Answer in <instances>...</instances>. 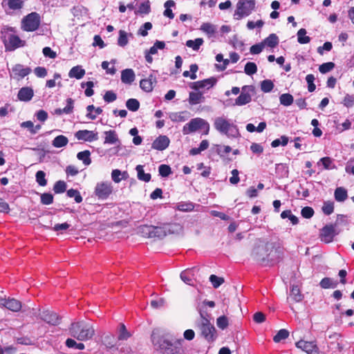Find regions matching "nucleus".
Segmentation results:
<instances>
[{
  "instance_id": "0e129e2a",
  "label": "nucleus",
  "mask_w": 354,
  "mask_h": 354,
  "mask_svg": "<svg viewBox=\"0 0 354 354\" xmlns=\"http://www.w3.org/2000/svg\"><path fill=\"white\" fill-rule=\"evenodd\" d=\"M273 87L274 84L270 80H263L261 84V88L265 93L271 91Z\"/></svg>"
},
{
  "instance_id": "ea45409f",
  "label": "nucleus",
  "mask_w": 354,
  "mask_h": 354,
  "mask_svg": "<svg viewBox=\"0 0 354 354\" xmlns=\"http://www.w3.org/2000/svg\"><path fill=\"white\" fill-rule=\"evenodd\" d=\"M263 44L264 46L266 45L270 48H274L279 44L278 37L275 34H271L264 39Z\"/></svg>"
},
{
  "instance_id": "603ef678",
  "label": "nucleus",
  "mask_w": 354,
  "mask_h": 354,
  "mask_svg": "<svg viewBox=\"0 0 354 354\" xmlns=\"http://www.w3.org/2000/svg\"><path fill=\"white\" fill-rule=\"evenodd\" d=\"M194 206L192 203L181 202L177 204L176 208L181 212H190L193 210Z\"/></svg>"
},
{
  "instance_id": "69168bd1",
  "label": "nucleus",
  "mask_w": 354,
  "mask_h": 354,
  "mask_svg": "<svg viewBox=\"0 0 354 354\" xmlns=\"http://www.w3.org/2000/svg\"><path fill=\"white\" fill-rule=\"evenodd\" d=\"M209 281L214 288H218L224 282L223 278L217 277L214 274L210 275Z\"/></svg>"
},
{
  "instance_id": "a878e982",
  "label": "nucleus",
  "mask_w": 354,
  "mask_h": 354,
  "mask_svg": "<svg viewBox=\"0 0 354 354\" xmlns=\"http://www.w3.org/2000/svg\"><path fill=\"white\" fill-rule=\"evenodd\" d=\"M2 6H8L11 10H19L24 6L23 0H3Z\"/></svg>"
},
{
  "instance_id": "e2e57ef3",
  "label": "nucleus",
  "mask_w": 354,
  "mask_h": 354,
  "mask_svg": "<svg viewBox=\"0 0 354 354\" xmlns=\"http://www.w3.org/2000/svg\"><path fill=\"white\" fill-rule=\"evenodd\" d=\"M130 337V333L127 331L124 324H122L120 328V332L118 335L119 340H126Z\"/></svg>"
},
{
  "instance_id": "2eb2a0df",
  "label": "nucleus",
  "mask_w": 354,
  "mask_h": 354,
  "mask_svg": "<svg viewBox=\"0 0 354 354\" xmlns=\"http://www.w3.org/2000/svg\"><path fill=\"white\" fill-rule=\"evenodd\" d=\"M0 306H3L12 312H19L22 307L21 301L14 298H0Z\"/></svg>"
},
{
  "instance_id": "5701e85b",
  "label": "nucleus",
  "mask_w": 354,
  "mask_h": 354,
  "mask_svg": "<svg viewBox=\"0 0 354 354\" xmlns=\"http://www.w3.org/2000/svg\"><path fill=\"white\" fill-rule=\"evenodd\" d=\"M136 75L131 68H127L121 72V80L123 83L131 84L135 80Z\"/></svg>"
},
{
  "instance_id": "09e8293b",
  "label": "nucleus",
  "mask_w": 354,
  "mask_h": 354,
  "mask_svg": "<svg viewBox=\"0 0 354 354\" xmlns=\"http://www.w3.org/2000/svg\"><path fill=\"white\" fill-rule=\"evenodd\" d=\"M128 42V34L124 30H120L119 31L118 44L121 47H124L127 45Z\"/></svg>"
},
{
  "instance_id": "864d4df0",
  "label": "nucleus",
  "mask_w": 354,
  "mask_h": 354,
  "mask_svg": "<svg viewBox=\"0 0 354 354\" xmlns=\"http://www.w3.org/2000/svg\"><path fill=\"white\" fill-rule=\"evenodd\" d=\"M216 325L219 328L222 330L225 329L229 325L228 318L225 315L218 317L216 319Z\"/></svg>"
},
{
  "instance_id": "9d476101",
  "label": "nucleus",
  "mask_w": 354,
  "mask_h": 354,
  "mask_svg": "<svg viewBox=\"0 0 354 354\" xmlns=\"http://www.w3.org/2000/svg\"><path fill=\"white\" fill-rule=\"evenodd\" d=\"M254 88L252 86H244L242 87L241 93L236 99L235 104L238 106H243L251 101V93H254Z\"/></svg>"
},
{
  "instance_id": "6e6552de",
  "label": "nucleus",
  "mask_w": 354,
  "mask_h": 354,
  "mask_svg": "<svg viewBox=\"0 0 354 354\" xmlns=\"http://www.w3.org/2000/svg\"><path fill=\"white\" fill-rule=\"evenodd\" d=\"M203 127L206 128V131L205 133L207 134L209 129V125L208 122H206L204 119L196 118L192 119L189 122L183 127V132L184 134H189Z\"/></svg>"
},
{
  "instance_id": "3c124183",
  "label": "nucleus",
  "mask_w": 354,
  "mask_h": 354,
  "mask_svg": "<svg viewBox=\"0 0 354 354\" xmlns=\"http://www.w3.org/2000/svg\"><path fill=\"white\" fill-rule=\"evenodd\" d=\"M166 236V228L164 227L153 226L152 238H162Z\"/></svg>"
},
{
  "instance_id": "cd10ccee",
  "label": "nucleus",
  "mask_w": 354,
  "mask_h": 354,
  "mask_svg": "<svg viewBox=\"0 0 354 354\" xmlns=\"http://www.w3.org/2000/svg\"><path fill=\"white\" fill-rule=\"evenodd\" d=\"M104 144L114 145L119 142L118 135L115 131H107L104 132Z\"/></svg>"
},
{
  "instance_id": "052dcab7",
  "label": "nucleus",
  "mask_w": 354,
  "mask_h": 354,
  "mask_svg": "<svg viewBox=\"0 0 354 354\" xmlns=\"http://www.w3.org/2000/svg\"><path fill=\"white\" fill-rule=\"evenodd\" d=\"M66 188V184L64 181L59 180L55 183L53 190L57 194L63 193L65 192Z\"/></svg>"
},
{
  "instance_id": "e433bc0d",
  "label": "nucleus",
  "mask_w": 354,
  "mask_h": 354,
  "mask_svg": "<svg viewBox=\"0 0 354 354\" xmlns=\"http://www.w3.org/2000/svg\"><path fill=\"white\" fill-rule=\"evenodd\" d=\"M127 177V173L126 171L122 172L119 169H113L111 172V178L112 180L118 183L121 181L122 179H125Z\"/></svg>"
},
{
  "instance_id": "c03bdc74",
  "label": "nucleus",
  "mask_w": 354,
  "mask_h": 354,
  "mask_svg": "<svg viewBox=\"0 0 354 354\" xmlns=\"http://www.w3.org/2000/svg\"><path fill=\"white\" fill-rule=\"evenodd\" d=\"M280 103L286 106L291 105L294 101V98L292 95L289 93H283L279 97Z\"/></svg>"
},
{
  "instance_id": "72a5a7b5",
  "label": "nucleus",
  "mask_w": 354,
  "mask_h": 354,
  "mask_svg": "<svg viewBox=\"0 0 354 354\" xmlns=\"http://www.w3.org/2000/svg\"><path fill=\"white\" fill-rule=\"evenodd\" d=\"M68 142V138L64 136L60 135L54 138L52 142V145L56 148H60L66 146Z\"/></svg>"
},
{
  "instance_id": "412c9836",
  "label": "nucleus",
  "mask_w": 354,
  "mask_h": 354,
  "mask_svg": "<svg viewBox=\"0 0 354 354\" xmlns=\"http://www.w3.org/2000/svg\"><path fill=\"white\" fill-rule=\"evenodd\" d=\"M169 139L166 136H158L152 143V148L156 150L162 151L168 147Z\"/></svg>"
},
{
  "instance_id": "f03ea898",
  "label": "nucleus",
  "mask_w": 354,
  "mask_h": 354,
  "mask_svg": "<svg viewBox=\"0 0 354 354\" xmlns=\"http://www.w3.org/2000/svg\"><path fill=\"white\" fill-rule=\"evenodd\" d=\"M151 339L156 349L162 354H183V339H174L160 328L153 330Z\"/></svg>"
},
{
  "instance_id": "0eeeda50",
  "label": "nucleus",
  "mask_w": 354,
  "mask_h": 354,
  "mask_svg": "<svg viewBox=\"0 0 354 354\" xmlns=\"http://www.w3.org/2000/svg\"><path fill=\"white\" fill-rule=\"evenodd\" d=\"M41 22V18L38 13L32 12L21 20V29L27 32H32L38 29Z\"/></svg>"
},
{
  "instance_id": "4468645a",
  "label": "nucleus",
  "mask_w": 354,
  "mask_h": 354,
  "mask_svg": "<svg viewBox=\"0 0 354 354\" xmlns=\"http://www.w3.org/2000/svg\"><path fill=\"white\" fill-rule=\"evenodd\" d=\"M216 82H217L216 79L214 77H209V78H207V79H205V80H203L201 81L192 82L190 84L189 86L192 89L196 90V91H198L199 89H203V88L209 89V88L213 87L216 84Z\"/></svg>"
},
{
  "instance_id": "f8f14e48",
  "label": "nucleus",
  "mask_w": 354,
  "mask_h": 354,
  "mask_svg": "<svg viewBox=\"0 0 354 354\" xmlns=\"http://www.w3.org/2000/svg\"><path fill=\"white\" fill-rule=\"evenodd\" d=\"M296 346L308 354H319V348L315 342L299 340Z\"/></svg>"
},
{
  "instance_id": "6e6d98bb",
  "label": "nucleus",
  "mask_w": 354,
  "mask_h": 354,
  "mask_svg": "<svg viewBox=\"0 0 354 354\" xmlns=\"http://www.w3.org/2000/svg\"><path fill=\"white\" fill-rule=\"evenodd\" d=\"M67 196L70 198H74L76 203H80L82 201V197L77 189H70L67 191Z\"/></svg>"
},
{
  "instance_id": "de8ad7c7",
  "label": "nucleus",
  "mask_w": 354,
  "mask_h": 354,
  "mask_svg": "<svg viewBox=\"0 0 354 354\" xmlns=\"http://www.w3.org/2000/svg\"><path fill=\"white\" fill-rule=\"evenodd\" d=\"M281 217L283 219L288 218L293 225H297L299 223L298 218L293 215L290 210H285L282 212Z\"/></svg>"
},
{
  "instance_id": "bf43d9fd",
  "label": "nucleus",
  "mask_w": 354,
  "mask_h": 354,
  "mask_svg": "<svg viewBox=\"0 0 354 354\" xmlns=\"http://www.w3.org/2000/svg\"><path fill=\"white\" fill-rule=\"evenodd\" d=\"M94 86V84L93 82L91 81H89V82H82L81 84V86L82 88H84L85 86H86V89L85 90V95L87 96V97H91L93 95L94 93V91L93 90V87Z\"/></svg>"
},
{
  "instance_id": "7ed1b4c3",
  "label": "nucleus",
  "mask_w": 354,
  "mask_h": 354,
  "mask_svg": "<svg viewBox=\"0 0 354 354\" xmlns=\"http://www.w3.org/2000/svg\"><path fill=\"white\" fill-rule=\"evenodd\" d=\"M68 330L70 335L79 341L91 339L95 335L93 324L84 321L72 323Z\"/></svg>"
},
{
  "instance_id": "2f4dec72",
  "label": "nucleus",
  "mask_w": 354,
  "mask_h": 354,
  "mask_svg": "<svg viewBox=\"0 0 354 354\" xmlns=\"http://www.w3.org/2000/svg\"><path fill=\"white\" fill-rule=\"evenodd\" d=\"M138 10L135 12L136 14L147 15L151 11V7L149 0H143L140 4L138 3Z\"/></svg>"
},
{
  "instance_id": "a18cd8bd",
  "label": "nucleus",
  "mask_w": 354,
  "mask_h": 354,
  "mask_svg": "<svg viewBox=\"0 0 354 354\" xmlns=\"http://www.w3.org/2000/svg\"><path fill=\"white\" fill-rule=\"evenodd\" d=\"M320 163L322 164L325 169H333L335 168V166L333 164L332 159L329 157H324L321 158L319 161L317 162V165H319Z\"/></svg>"
},
{
  "instance_id": "bb28decb",
  "label": "nucleus",
  "mask_w": 354,
  "mask_h": 354,
  "mask_svg": "<svg viewBox=\"0 0 354 354\" xmlns=\"http://www.w3.org/2000/svg\"><path fill=\"white\" fill-rule=\"evenodd\" d=\"M204 96L201 92H190L189 95V103L195 105L204 101Z\"/></svg>"
},
{
  "instance_id": "b1692460",
  "label": "nucleus",
  "mask_w": 354,
  "mask_h": 354,
  "mask_svg": "<svg viewBox=\"0 0 354 354\" xmlns=\"http://www.w3.org/2000/svg\"><path fill=\"white\" fill-rule=\"evenodd\" d=\"M190 118V113L187 111L180 112L171 113L169 115V118L173 122H184Z\"/></svg>"
},
{
  "instance_id": "c756f323",
  "label": "nucleus",
  "mask_w": 354,
  "mask_h": 354,
  "mask_svg": "<svg viewBox=\"0 0 354 354\" xmlns=\"http://www.w3.org/2000/svg\"><path fill=\"white\" fill-rule=\"evenodd\" d=\"M290 297L291 299L295 302H300L303 300L304 296L301 293L299 288L297 286L293 285L290 290Z\"/></svg>"
},
{
  "instance_id": "f257e3e1",
  "label": "nucleus",
  "mask_w": 354,
  "mask_h": 354,
  "mask_svg": "<svg viewBox=\"0 0 354 354\" xmlns=\"http://www.w3.org/2000/svg\"><path fill=\"white\" fill-rule=\"evenodd\" d=\"M282 250L276 247L273 243H266L258 240L252 248V259L264 266H271L276 263L282 257Z\"/></svg>"
},
{
  "instance_id": "8fccbe9b",
  "label": "nucleus",
  "mask_w": 354,
  "mask_h": 354,
  "mask_svg": "<svg viewBox=\"0 0 354 354\" xmlns=\"http://www.w3.org/2000/svg\"><path fill=\"white\" fill-rule=\"evenodd\" d=\"M102 343L107 348H113L115 346V337L111 334L105 335L102 338Z\"/></svg>"
},
{
  "instance_id": "a211bd4d",
  "label": "nucleus",
  "mask_w": 354,
  "mask_h": 354,
  "mask_svg": "<svg viewBox=\"0 0 354 354\" xmlns=\"http://www.w3.org/2000/svg\"><path fill=\"white\" fill-rule=\"evenodd\" d=\"M157 83V80L156 76L151 74L149 75L147 78H145L140 80V87L145 92H151L152 91L154 86Z\"/></svg>"
},
{
  "instance_id": "9b49d317",
  "label": "nucleus",
  "mask_w": 354,
  "mask_h": 354,
  "mask_svg": "<svg viewBox=\"0 0 354 354\" xmlns=\"http://www.w3.org/2000/svg\"><path fill=\"white\" fill-rule=\"evenodd\" d=\"M4 44L7 50H14L19 47L25 46L26 42L15 35H9L7 39L4 36Z\"/></svg>"
},
{
  "instance_id": "c9c22d12",
  "label": "nucleus",
  "mask_w": 354,
  "mask_h": 354,
  "mask_svg": "<svg viewBox=\"0 0 354 354\" xmlns=\"http://www.w3.org/2000/svg\"><path fill=\"white\" fill-rule=\"evenodd\" d=\"M153 225H142L138 228V233L143 237L152 238Z\"/></svg>"
},
{
  "instance_id": "4c0bfd02",
  "label": "nucleus",
  "mask_w": 354,
  "mask_h": 354,
  "mask_svg": "<svg viewBox=\"0 0 354 354\" xmlns=\"http://www.w3.org/2000/svg\"><path fill=\"white\" fill-rule=\"evenodd\" d=\"M91 152L88 150L80 151L77 154V158L83 162L85 165H89L91 163L90 158Z\"/></svg>"
},
{
  "instance_id": "37998d69",
  "label": "nucleus",
  "mask_w": 354,
  "mask_h": 354,
  "mask_svg": "<svg viewBox=\"0 0 354 354\" xmlns=\"http://www.w3.org/2000/svg\"><path fill=\"white\" fill-rule=\"evenodd\" d=\"M203 44V39L202 38H197L194 40L189 39L186 41V46L192 48L194 50H198Z\"/></svg>"
},
{
  "instance_id": "338daca9",
  "label": "nucleus",
  "mask_w": 354,
  "mask_h": 354,
  "mask_svg": "<svg viewBox=\"0 0 354 354\" xmlns=\"http://www.w3.org/2000/svg\"><path fill=\"white\" fill-rule=\"evenodd\" d=\"M335 64L333 62L324 63L319 67V71L322 73H326L333 69Z\"/></svg>"
},
{
  "instance_id": "ddd939ff",
  "label": "nucleus",
  "mask_w": 354,
  "mask_h": 354,
  "mask_svg": "<svg viewBox=\"0 0 354 354\" xmlns=\"http://www.w3.org/2000/svg\"><path fill=\"white\" fill-rule=\"evenodd\" d=\"M75 137L78 140L91 142L98 140V133L93 131L80 130L75 133Z\"/></svg>"
},
{
  "instance_id": "39448f33",
  "label": "nucleus",
  "mask_w": 354,
  "mask_h": 354,
  "mask_svg": "<svg viewBox=\"0 0 354 354\" xmlns=\"http://www.w3.org/2000/svg\"><path fill=\"white\" fill-rule=\"evenodd\" d=\"M214 127L216 131L225 134L228 138H236L239 136L237 127L224 117H217L214 121Z\"/></svg>"
},
{
  "instance_id": "423d86ee",
  "label": "nucleus",
  "mask_w": 354,
  "mask_h": 354,
  "mask_svg": "<svg viewBox=\"0 0 354 354\" xmlns=\"http://www.w3.org/2000/svg\"><path fill=\"white\" fill-rule=\"evenodd\" d=\"M254 0H239L236 5L234 13V19L240 20L249 16L255 8Z\"/></svg>"
},
{
  "instance_id": "774afa93",
  "label": "nucleus",
  "mask_w": 354,
  "mask_h": 354,
  "mask_svg": "<svg viewBox=\"0 0 354 354\" xmlns=\"http://www.w3.org/2000/svg\"><path fill=\"white\" fill-rule=\"evenodd\" d=\"M322 210L324 214L326 215H330L333 212L334 210V205L333 203L327 201L324 203L322 207Z\"/></svg>"
},
{
  "instance_id": "58836bf2",
  "label": "nucleus",
  "mask_w": 354,
  "mask_h": 354,
  "mask_svg": "<svg viewBox=\"0 0 354 354\" xmlns=\"http://www.w3.org/2000/svg\"><path fill=\"white\" fill-rule=\"evenodd\" d=\"M319 285L322 288H324V289L335 288L337 286V282L333 281L330 278L325 277L322 279V281L319 283Z\"/></svg>"
},
{
  "instance_id": "6ab92c4d",
  "label": "nucleus",
  "mask_w": 354,
  "mask_h": 354,
  "mask_svg": "<svg viewBox=\"0 0 354 354\" xmlns=\"http://www.w3.org/2000/svg\"><path fill=\"white\" fill-rule=\"evenodd\" d=\"M165 47V44L164 41H156L153 46H151L149 50H146L145 52V59L146 61L151 64L153 62V58L151 55H155L158 53V49H163Z\"/></svg>"
},
{
  "instance_id": "473e14b6",
  "label": "nucleus",
  "mask_w": 354,
  "mask_h": 354,
  "mask_svg": "<svg viewBox=\"0 0 354 354\" xmlns=\"http://www.w3.org/2000/svg\"><path fill=\"white\" fill-rule=\"evenodd\" d=\"M203 32H205L208 37H212L216 32V27L210 23H203L200 28Z\"/></svg>"
},
{
  "instance_id": "4d7b16f0",
  "label": "nucleus",
  "mask_w": 354,
  "mask_h": 354,
  "mask_svg": "<svg viewBox=\"0 0 354 354\" xmlns=\"http://www.w3.org/2000/svg\"><path fill=\"white\" fill-rule=\"evenodd\" d=\"M245 73L248 75H252L257 73V66L254 62H248L244 68Z\"/></svg>"
},
{
  "instance_id": "49530a36",
  "label": "nucleus",
  "mask_w": 354,
  "mask_h": 354,
  "mask_svg": "<svg viewBox=\"0 0 354 354\" xmlns=\"http://www.w3.org/2000/svg\"><path fill=\"white\" fill-rule=\"evenodd\" d=\"M127 108L131 111H136L140 107V102L134 98L129 99L126 102Z\"/></svg>"
},
{
  "instance_id": "aec40b11",
  "label": "nucleus",
  "mask_w": 354,
  "mask_h": 354,
  "mask_svg": "<svg viewBox=\"0 0 354 354\" xmlns=\"http://www.w3.org/2000/svg\"><path fill=\"white\" fill-rule=\"evenodd\" d=\"M335 227L332 225H326L323 227L321 232L322 241L325 243H330L333 241V237L335 236Z\"/></svg>"
},
{
  "instance_id": "1a4fd4ad",
  "label": "nucleus",
  "mask_w": 354,
  "mask_h": 354,
  "mask_svg": "<svg viewBox=\"0 0 354 354\" xmlns=\"http://www.w3.org/2000/svg\"><path fill=\"white\" fill-rule=\"evenodd\" d=\"M113 187L109 182H100L97 183L94 193L96 196L100 199H106L112 193Z\"/></svg>"
},
{
  "instance_id": "f704fd0d",
  "label": "nucleus",
  "mask_w": 354,
  "mask_h": 354,
  "mask_svg": "<svg viewBox=\"0 0 354 354\" xmlns=\"http://www.w3.org/2000/svg\"><path fill=\"white\" fill-rule=\"evenodd\" d=\"M138 178L144 182H149L151 179L150 174H145L142 165H137L136 167Z\"/></svg>"
},
{
  "instance_id": "c85d7f7f",
  "label": "nucleus",
  "mask_w": 354,
  "mask_h": 354,
  "mask_svg": "<svg viewBox=\"0 0 354 354\" xmlns=\"http://www.w3.org/2000/svg\"><path fill=\"white\" fill-rule=\"evenodd\" d=\"M85 75V71L84 69L82 68L80 66H76L73 67L69 73L68 76L71 78H76L77 80H80L84 77Z\"/></svg>"
},
{
  "instance_id": "7c9ffc66",
  "label": "nucleus",
  "mask_w": 354,
  "mask_h": 354,
  "mask_svg": "<svg viewBox=\"0 0 354 354\" xmlns=\"http://www.w3.org/2000/svg\"><path fill=\"white\" fill-rule=\"evenodd\" d=\"M334 196L337 201L344 202L348 198L347 191L342 187H337L335 190Z\"/></svg>"
},
{
  "instance_id": "393cba45",
  "label": "nucleus",
  "mask_w": 354,
  "mask_h": 354,
  "mask_svg": "<svg viewBox=\"0 0 354 354\" xmlns=\"http://www.w3.org/2000/svg\"><path fill=\"white\" fill-rule=\"evenodd\" d=\"M180 277L186 284L193 286V280L194 277L193 268L183 270L180 273Z\"/></svg>"
},
{
  "instance_id": "79ce46f5",
  "label": "nucleus",
  "mask_w": 354,
  "mask_h": 354,
  "mask_svg": "<svg viewBox=\"0 0 354 354\" xmlns=\"http://www.w3.org/2000/svg\"><path fill=\"white\" fill-rule=\"evenodd\" d=\"M306 30L301 28L297 32V40L299 44H306L310 42V38L306 36Z\"/></svg>"
},
{
  "instance_id": "dca6fc26",
  "label": "nucleus",
  "mask_w": 354,
  "mask_h": 354,
  "mask_svg": "<svg viewBox=\"0 0 354 354\" xmlns=\"http://www.w3.org/2000/svg\"><path fill=\"white\" fill-rule=\"evenodd\" d=\"M30 71L31 70L28 67H24L21 64H16L12 68V74L10 76L19 80L28 75Z\"/></svg>"
},
{
  "instance_id": "a19ab883",
  "label": "nucleus",
  "mask_w": 354,
  "mask_h": 354,
  "mask_svg": "<svg viewBox=\"0 0 354 354\" xmlns=\"http://www.w3.org/2000/svg\"><path fill=\"white\" fill-rule=\"evenodd\" d=\"M174 6H175V2L173 0L167 1L164 4V6L165 8V10L163 13L164 16H165L169 19H173L174 17V15L172 12L171 8L174 7Z\"/></svg>"
},
{
  "instance_id": "680f3d73",
  "label": "nucleus",
  "mask_w": 354,
  "mask_h": 354,
  "mask_svg": "<svg viewBox=\"0 0 354 354\" xmlns=\"http://www.w3.org/2000/svg\"><path fill=\"white\" fill-rule=\"evenodd\" d=\"M46 174L43 171H38L36 173V181L40 186H45L47 184V181L46 180Z\"/></svg>"
},
{
  "instance_id": "4be33fe9",
  "label": "nucleus",
  "mask_w": 354,
  "mask_h": 354,
  "mask_svg": "<svg viewBox=\"0 0 354 354\" xmlns=\"http://www.w3.org/2000/svg\"><path fill=\"white\" fill-rule=\"evenodd\" d=\"M34 95V91L30 87H23L18 92V99L21 101L28 102Z\"/></svg>"
},
{
  "instance_id": "13d9d810",
  "label": "nucleus",
  "mask_w": 354,
  "mask_h": 354,
  "mask_svg": "<svg viewBox=\"0 0 354 354\" xmlns=\"http://www.w3.org/2000/svg\"><path fill=\"white\" fill-rule=\"evenodd\" d=\"M152 28V24L151 22H146L142 26H140L138 31V34L142 36L146 37L148 35L147 31Z\"/></svg>"
},
{
  "instance_id": "20e7f679",
  "label": "nucleus",
  "mask_w": 354,
  "mask_h": 354,
  "mask_svg": "<svg viewBox=\"0 0 354 354\" xmlns=\"http://www.w3.org/2000/svg\"><path fill=\"white\" fill-rule=\"evenodd\" d=\"M196 327L201 335L207 341L213 342L216 339L215 327L211 324L205 313L200 311V317L196 322Z\"/></svg>"
},
{
  "instance_id": "5fc2aeb1",
  "label": "nucleus",
  "mask_w": 354,
  "mask_h": 354,
  "mask_svg": "<svg viewBox=\"0 0 354 354\" xmlns=\"http://www.w3.org/2000/svg\"><path fill=\"white\" fill-rule=\"evenodd\" d=\"M289 336V332L286 329H281L274 337L273 340L275 342H279L283 339H286Z\"/></svg>"
},
{
  "instance_id": "f3484780",
  "label": "nucleus",
  "mask_w": 354,
  "mask_h": 354,
  "mask_svg": "<svg viewBox=\"0 0 354 354\" xmlns=\"http://www.w3.org/2000/svg\"><path fill=\"white\" fill-rule=\"evenodd\" d=\"M40 317L42 320L53 326L59 324L61 319L57 313L50 310L43 311L40 314Z\"/></svg>"
}]
</instances>
